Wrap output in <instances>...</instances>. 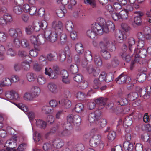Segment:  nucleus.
Instances as JSON below:
<instances>
[{
    "mask_svg": "<svg viewBox=\"0 0 151 151\" xmlns=\"http://www.w3.org/2000/svg\"><path fill=\"white\" fill-rule=\"evenodd\" d=\"M8 35L13 38L12 44L17 47L20 45L19 38H22L23 36L22 32L21 29L18 28L10 27L8 31Z\"/></svg>",
    "mask_w": 151,
    "mask_h": 151,
    "instance_id": "1",
    "label": "nucleus"
},
{
    "mask_svg": "<svg viewBox=\"0 0 151 151\" xmlns=\"http://www.w3.org/2000/svg\"><path fill=\"white\" fill-rule=\"evenodd\" d=\"M97 22L95 23L100 25L103 30V32L107 33L110 29L111 31H114L115 29L114 24L111 21H109L106 23L105 20L101 17L98 18L97 19Z\"/></svg>",
    "mask_w": 151,
    "mask_h": 151,
    "instance_id": "2",
    "label": "nucleus"
},
{
    "mask_svg": "<svg viewBox=\"0 0 151 151\" xmlns=\"http://www.w3.org/2000/svg\"><path fill=\"white\" fill-rule=\"evenodd\" d=\"M103 33V31L101 27L96 23L92 24L90 29L86 32L87 36L91 38H94L96 35H101Z\"/></svg>",
    "mask_w": 151,
    "mask_h": 151,
    "instance_id": "3",
    "label": "nucleus"
},
{
    "mask_svg": "<svg viewBox=\"0 0 151 151\" xmlns=\"http://www.w3.org/2000/svg\"><path fill=\"white\" fill-rule=\"evenodd\" d=\"M53 68L50 67H46L45 68V74L47 75L51 79H55L57 78L60 74V70L58 66L54 65Z\"/></svg>",
    "mask_w": 151,
    "mask_h": 151,
    "instance_id": "4",
    "label": "nucleus"
},
{
    "mask_svg": "<svg viewBox=\"0 0 151 151\" xmlns=\"http://www.w3.org/2000/svg\"><path fill=\"white\" fill-rule=\"evenodd\" d=\"M67 123L65 124L63 127L67 128L72 125H78L81 122L80 117L78 115L70 114L68 115L67 118Z\"/></svg>",
    "mask_w": 151,
    "mask_h": 151,
    "instance_id": "5",
    "label": "nucleus"
},
{
    "mask_svg": "<svg viewBox=\"0 0 151 151\" xmlns=\"http://www.w3.org/2000/svg\"><path fill=\"white\" fill-rule=\"evenodd\" d=\"M129 13L128 11L124 9L121 10L119 13H113L111 16L113 19L115 21L119 19L125 20L128 19Z\"/></svg>",
    "mask_w": 151,
    "mask_h": 151,
    "instance_id": "6",
    "label": "nucleus"
},
{
    "mask_svg": "<svg viewBox=\"0 0 151 151\" xmlns=\"http://www.w3.org/2000/svg\"><path fill=\"white\" fill-rule=\"evenodd\" d=\"M66 56L68 57V61L69 63H70L72 60V58L70 57V50L68 46H66L63 51H61L59 54V59L61 62L64 61L66 58Z\"/></svg>",
    "mask_w": 151,
    "mask_h": 151,
    "instance_id": "7",
    "label": "nucleus"
},
{
    "mask_svg": "<svg viewBox=\"0 0 151 151\" xmlns=\"http://www.w3.org/2000/svg\"><path fill=\"white\" fill-rule=\"evenodd\" d=\"M127 103L128 101L126 98L122 99L120 101L115 102L114 104L110 103L109 105V108L111 109L114 106L116 108L114 111L116 112L118 111V113H120L122 111L121 106L125 105Z\"/></svg>",
    "mask_w": 151,
    "mask_h": 151,
    "instance_id": "8",
    "label": "nucleus"
},
{
    "mask_svg": "<svg viewBox=\"0 0 151 151\" xmlns=\"http://www.w3.org/2000/svg\"><path fill=\"white\" fill-rule=\"evenodd\" d=\"M101 137L100 135L96 134L93 135L90 139V145L93 147H96L98 145H100L101 147L103 148L104 144L101 140Z\"/></svg>",
    "mask_w": 151,
    "mask_h": 151,
    "instance_id": "9",
    "label": "nucleus"
},
{
    "mask_svg": "<svg viewBox=\"0 0 151 151\" xmlns=\"http://www.w3.org/2000/svg\"><path fill=\"white\" fill-rule=\"evenodd\" d=\"M57 32L54 31H50L47 30L44 32L43 37L50 42L51 43L55 42L57 40Z\"/></svg>",
    "mask_w": 151,
    "mask_h": 151,
    "instance_id": "10",
    "label": "nucleus"
},
{
    "mask_svg": "<svg viewBox=\"0 0 151 151\" xmlns=\"http://www.w3.org/2000/svg\"><path fill=\"white\" fill-rule=\"evenodd\" d=\"M30 40L31 43L34 45V46H36V45L44 44L45 42V38L42 35H38L37 37L33 35L30 36Z\"/></svg>",
    "mask_w": 151,
    "mask_h": 151,
    "instance_id": "11",
    "label": "nucleus"
},
{
    "mask_svg": "<svg viewBox=\"0 0 151 151\" xmlns=\"http://www.w3.org/2000/svg\"><path fill=\"white\" fill-rule=\"evenodd\" d=\"M6 97L8 99L19 101L21 97L18 93L13 90L7 91L5 93Z\"/></svg>",
    "mask_w": 151,
    "mask_h": 151,
    "instance_id": "12",
    "label": "nucleus"
},
{
    "mask_svg": "<svg viewBox=\"0 0 151 151\" xmlns=\"http://www.w3.org/2000/svg\"><path fill=\"white\" fill-rule=\"evenodd\" d=\"M100 112L97 111L90 113L88 116V121L90 123L95 122L96 124L100 118Z\"/></svg>",
    "mask_w": 151,
    "mask_h": 151,
    "instance_id": "13",
    "label": "nucleus"
},
{
    "mask_svg": "<svg viewBox=\"0 0 151 151\" xmlns=\"http://www.w3.org/2000/svg\"><path fill=\"white\" fill-rule=\"evenodd\" d=\"M107 45H104V42H101L100 44V46L101 49V53L103 57L106 60L109 59L111 57V55L106 49L107 48Z\"/></svg>",
    "mask_w": 151,
    "mask_h": 151,
    "instance_id": "14",
    "label": "nucleus"
},
{
    "mask_svg": "<svg viewBox=\"0 0 151 151\" xmlns=\"http://www.w3.org/2000/svg\"><path fill=\"white\" fill-rule=\"evenodd\" d=\"M85 59L83 60L81 63V66L83 68H85L87 66L88 62H90L92 59V56L91 52L90 51L86 50L85 53Z\"/></svg>",
    "mask_w": 151,
    "mask_h": 151,
    "instance_id": "15",
    "label": "nucleus"
},
{
    "mask_svg": "<svg viewBox=\"0 0 151 151\" xmlns=\"http://www.w3.org/2000/svg\"><path fill=\"white\" fill-rule=\"evenodd\" d=\"M130 76L122 74L117 78L116 80L117 83L119 84L128 83L131 81Z\"/></svg>",
    "mask_w": 151,
    "mask_h": 151,
    "instance_id": "16",
    "label": "nucleus"
},
{
    "mask_svg": "<svg viewBox=\"0 0 151 151\" xmlns=\"http://www.w3.org/2000/svg\"><path fill=\"white\" fill-rule=\"evenodd\" d=\"M147 52V50L146 49L143 48L139 51L138 53H137L136 49H134L133 55L135 56V61H137V59H139V58H142L145 57Z\"/></svg>",
    "mask_w": 151,
    "mask_h": 151,
    "instance_id": "17",
    "label": "nucleus"
},
{
    "mask_svg": "<svg viewBox=\"0 0 151 151\" xmlns=\"http://www.w3.org/2000/svg\"><path fill=\"white\" fill-rule=\"evenodd\" d=\"M18 140L17 137L14 135L6 142L5 145L12 149L15 148L17 146L16 142Z\"/></svg>",
    "mask_w": 151,
    "mask_h": 151,
    "instance_id": "18",
    "label": "nucleus"
},
{
    "mask_svg": "<svg viewBox=\"0 0 151 151\" xmlns=\"http://www.w3.org/2000/svg\"><path fill=\"white\" fill-rule=\"evenodd\" d=\"M86 70L89 74H92L94 76H98L100 72L99 68L93 67L92 65L88 66L86 68Z\"/></svg>",
    "mask_w": 151,
    "mask_h": 151,
    "instance_id": "19",
    "label": "nucleus"
},
{
    "mask_svg": "<svg viewBox=\"0 0 151 151\" xmlns=\"http://www.w3.org/2000/svg\"><path fill=\"white\" fill-rule=\"evenodd\" d=\"M132 118L130 117L125 118L123 121L120 119L118 121L119 124L122 125L125 127L130 126L132 124Z\"/></svg>",
    "mask_w": 151,
    "mask_h": 151,
    "instance_id": "20",
    "label": "nucleus"
},
{
    "mask_svg": "<svg viewBox=\"0 0 151 151\" xmlns=\"http://www.w3.org/2000/svg\"><path fill=\"white\" fill-rule=\"evenodd\" d=\"M47 88L48 91L54 94H56L58 92L57 86L53 83H48L47 86Z\"/></svg>",
    "mask_w": 151,
    "mask_h": 151,
    "instance_id": "21",
    "label": "nucleus"
},
{
    "mask_svg": "<svg viewBox=\"0 0 151 151\" xmlns=\"http://www.w3.org/2000/svg\"><path fill=\"white\" fill-rule=\"evenodd\" d=\"M52 27L54 29L56 32H60L63 28V23L60 21H55L52 24Z\"/></svg>",
    "mask_w": 151,
    "mask_h": 151,
    "instance_id": "22",
    "label": "nucleus"
},
{
    "mask_svg": "<svg viewBox=\"0 0 151 151\" xmlns=\"http://www.w3.org/2000/svg\"><path fill=\"white\" fill-rule=\"evenodd\" d=\"M151 93V87L150 86H148L146 87L145 90L142 91L141 95L144 99H147L150 98Z\"/></svg>",
    "mask_w": 151,
    "mask_h": 151,
    "instance_id": "23",
    "label": "nucleus"
},
{
    "mask_svg": "<svg viewBox=\"0 0 151 151\" xmlns=\"http://www.w3.org/2000/svg\"><path fill=\"white\" fill-rule=\"evenodd\" d=\"M12 85L10 78L8 77H4L0 81V86L3 87H9Z\"/></svg>",
    "mask_w": 151,
    "mask_h": 151,
    "instance_id": "24",
    "label": "nucleus"
},
{
    "mask_svg": "<svg viewBox=\"0 0 151 151\" xmlns=\"http://www.w3.org/2000/svg\"><path fill=\"white\" fill-rule=\"evenodd\" d=\"M53 147L57 148H60L64 145V142L61 139L58 138H56L52 141Z\"/></svg>",
    "mask_w": 151,
    "mask_h": 151,
    "instance_id": "25",
    "label": "nucleus"
},
{
    "mask_svg": "<svg viewBox=\"0 0 151 151\" xmlns=\"http://www.w3.org/2000/svg\"><path fill=\"white\" fill-rule=\"evenodd\" d=\"M21 38H19L20 45L19 47H17L14 45H13V46L17 48H19L21 46L23 48H29V44L28 40L27 39L24 38L21 40Z\"/></svg>",
    "mask_w": 151,
    "mask_h": 151,
    "instance_id": "26",
    "label": "nucleus"
},
{
    "mask_svg": "<svg viewBox=\"0 0 151 151\" xmlns=\"http://www.w3.org/2000/svg\"><path fill=\"white\" fill-rule=\"evenodd\" d=\"M59 103L66 109L70 108L72 105L71 101L68 99H62L59 101Z\"/></svg>",
    "mask_w": 151,
    "mask_h": 151,
    "instance_id": "27",
    "label": "nucleus"
},
{
    "mask_svg": "<svg viewBox=\"0 0 151 151\" xmlns=\"http://www.w3.org/2000/svg\"><path fill=\"white\" fill-rule=\"evenodd\" d=\"M32 93L34 98H36L39 96L40 94V88L38 86H33L31 88Z\"/></svg>",
    "mask_w": 151,
    "mask_h": 151,
    "instance_id": "28",
    "label": "nucleus"
},
{
    "mask_svg": "<svg viewBox=\"0 0 151 151\" xmlns=\"http://www.w3.org/2000/svg\"><path fill=\"white\" fill-rule=\"evenodd\" d=\"M107 100L106 98L101 97L96 99L95 102L99 106H101L100 107V109H102L105 105Z\"/></svg>",
    "mask_w": 151,
    "mask_h": 151,
    "instance_id": "29",
    "label": "nucleus"
},
{
    "mask_svg": "<svg viewBox=\"0 0 151 151\" xmlns=\"http://www.w3.org/2000/svg\"><path fill=\"white\" fill-rule=\"evenodd\" d=\"M46 63H40L39 64L37 63H35L33 65V70L36 72H41L43 69V67L46 65Z\"/></svg>",
    "mask_w": 151,
    "mask_h": 151,
    "instance_id": "30",
    "label": "nucleus"
},
{
    "mask_svg": "<svg viewBox=\"0 0 151 151\" xmlns=\"http://www.w3.org/2000/svg\"><path fill=\"white\" fill-rule=\"evenodd\" d=\"M36 126L42 129H44L47 125L46 122L40 119H37L35 120Z\"/></svg>",
    "mask_w": 151,
    "mask_h": 151,
    "instance_id": "31",
    "label": "nucleus"
},
{
    "mask_svg": "<svg viewBox=\"0 0 151 151\" xmlns=\"http://www.w3.org/2000/svg\"><path fill=\"white\" fill-rule=\"evenodd\" d=\"M128 48L130 52H132L133 49L134 50L135 48V40L132 37L129 38L128 40Z\"/></svg>",
    "mask_w": 151,
    "mask_h": 151,
    "instance_id": "32",
    "label": "nucleus"
},
{
    "mask_svg": "<svg viewBox=\"0 0 151 151\" xmlns=\"http://www.w3.org/2000/svg\"><path fill=\"white\" fill-rule=\"evenodd\" d=\"M23 98L25 101L28 102L33 101L35 98L32 93L29 92H26L24 93L23 95Z\"/></svg>",
    "mask_w": 151,
    "mask_h": 151,
    "instance_id": "33",
    "label": "nucleus"
},
{
    "mask_svg": "<svg viewBox=\"0 0 151 151\" xmlns=\"http://www.w3.org/2000/svg\"><path fill=\"white\" fill-rule=\"evenodd\" d=\"M32 60H30L29 61L26 60L23 61L21 63V67L24 70H28L30 68V64L32 62Z\"/></svg>",
    "mask_w": 151,
    "mask_h": 151,
    "instance_id": "34",
    "label": "nucleus"
},
{
    "mask_svg": "<svg viewBox=\"0 0 151 151\" xmlns=\"http://www.w3.org/2000/svg\"><path fill=\"white\" fill-rule=\"evenodd\" d=\"M123 147L125 150L128 151H132L134 148L133 144L128 141L125 142H124Z\"/></svg>",
    "mask_w": 151,
    "mask_h": 151,
    "instance_id": "35",
    "label": "nucleus"
},
{
    "mask_svg": "<svg viewBox=\"0 0 151 151\" xmlns=\"http://www.w3.org/2000/svg\"><path fill=\"white\" fill-rule=\"evenodd\" d=\"M75 48L76 52L79 54H82L84 52L83 45L80 42H78L76 44Z\"/></svg>",
    "mask_w": 151,
    "mask_h": 151,
    "instance_id": "36",
    "label": "nucleus"
},
{
    "mask_svg": "<svg viewBox=\"0 0 151 151\" xmlns=\"http://www.w3.org/2000/svg\"><path fill=\"white\" fill-rule=\"evenodd\" d=\"M41 110L42 112L45 114H50L51 113L53 109H52L50 106L45 105L43 106Z\"/></svg>",
    "mask_w": 151,
    "mask_h": 151,
    "instance_id": "37",
    "label": "nucleus"
},
{
    "mask_svg": "<svg viewBox=\"0 0 151 151\" xmlns=\"http://www.w3.org/2000/svg\"><path fill=\"white\" fill-rule=\"evenodd\" d=\"M34 49L31 50L29 52V53L30 56L32 57H35L38 54V52L40 50V48L38 47L36 48L35 46H34Z\"/></svg>",
    "mask_w": 151,
    "mask_h": 151,
    "instance_id": "38",
    "label": "nucleus"
},
{
    "mask_svg": "<svg viewBox=\"0 0 151 151\" xmlns=\"http://www.w3.org/2000/svg\"><path fill=\"white\" fill-rule=\"evenodd\" d=\"M26 78L29 82H32L36 78V76L34 73L29 72L26 74Z\"/></svg>",
    "mask_w": 151,
    "mask_h": 151,
    "instance_id": "39",
    "label": "nucleus"
},
{
    "mask_svg": "<svg viewBox=\"0 0 151 151\" xmlns=\"http://www.w3.org/2000/svg\"><path fill=\"white\" fill-rule=\"evenodd\" d=\"M95 64L98 66H101L102 65V60L100 56L98 54L95 55L94 58Z\"/></svg>",
    "mask_w": 151,
    "mask_h": 151,
    "instance_id": "40",
    "label": "nucleus"
},
{
    "mask_svg": "<svg viewBox=\"0 0 151 151\" xmlns=\"http://www.w3.org/2000/svg\"><path fill=\"white\" fill-rule=\"evenodd\" d=\"M53 147L52 142H49L44 143L43 146V149L45 151H48Z\"/></svg>",
    "mask_w": 151,
    "mask_h": 151,
    "instance_id": "41",
    "label": "nucleus"
},
{
    "mask_svg": "<svg viewBox=\"0 0 151 151\" xmlns=\"http://www.w3.org/2000/svg\"><path fill=\"white\" fill-rule=\"evenodd\" d=\"M138 97V94L137 92L131 93L127 95V98L130 101H133L136 99Z\"/></svg>",
    "mask_w": 151,
    "mask_h": 151,
    "instance_id": "42",
    "label": "nucleus"
},
{
    "mask_svg": "<svg viewBox=\"0 0 151 151\" xmlns=\"http://www.w3.org/2000/svg\"><path fill=\"white\" fill-rule=\"evenodd\" d=\"M8 37V35L6 32L0 31V42H4L6 41Z\"/></svg>",
    "mask_w": 151,
    "mask_h": 151,
    "instance_id": "43",
    "label": "nucleus"
},
{
    "mask_svg": "<svg viewBox=\"0 0 151 151\" xmlns=\"http://www.w3.org/2000/svg\"><path fill=\"white\" fill-rule=\"evenodd\" d=\"M65 25L66 29L69 31H72L74 25L72 22L70 20L67 21L65 24Z\"/></svg>",
    "mask_w": 151,
    "mask_h": 151,
    "instance_id": "44",
    "label": "nucleus"
},
{
    "mask_svg": "<svg viewBox=\"0 0 151 151\" xmlns=\"http://www.w3.org/2000/svg\"><path fill=\"white\" fill-rule=\"evenodd\" d=\"M106 120L104 119L99 118L97 122L96 123V124L98 126V128H100L101 127H103L105 126L106 124Z\"/></svg>",
    "mask_w": 151,
    "mask_h": 151,
    "instance_id": "45",
    "label": "nucleus"
},
{
    "mask_svg": "<svg viewBox=\"0 0 151 151\" xmlns=\"http://www.w3.org/2000/svg\"><path fill=\"white\" fill-rule=\"evenodd\" d=\"M116 136L115 132L111 131L109 132L107 136L109 142H111L115 139Z\"/></svg>",
    "mask_w": 151,
    "mask_h": 151,
    "instance_id": "46",
    "label": "nucleus"
},
{
    "mask_svg": "<svg viewBox=\"0 0 151 151\" xmlns=\"http://www.w3.org/2000/svg\"><path fill=\"white\" fill-rule=\"evenodd\" d=\"M47 80L43 76L39 75L38 76L37 81L39 85H42L45 84Z\"/></svg>",
    "mask_w": 151,
    "mask_h": 151,
    "instance_id": "47",
    "label": "nucleus"
},
{
    "mask_svg": "<svg viewBox=\"0 0 151 151\" xmlns=\"http://www.w3.org/2000/svg\"><path fill=\"white\" fill-rule=\"evenodd\" d=\"M83 104L81 103H78L76 105L75 110L77 112L80 113L83 111Z\"/></svg>",
    "mask_w": 151,
    "mask_h": 151,
    "instance_id": "48",
    "label": "nucleus"
},
{
    "mask_svg": "<svg viewBox=\"0 0 151 151\" xmlns=\"http://www.w3.org/2000/svg\"><path fill=\"white\" fill-rule=\"evenodd\" d=\"M86 94L83 92L79 91L77 92L76 94V97L80 100L83 99L86 97Z\"/></svg>",
    "mask_w": 151,
    "mask_h": 151,
    "instance_id": "49",
    "label": "nucleus"
},
{
    "mask_svg": "<svg viewBox=\"0 0 151 151\" xmlns=\"http://www.w3.org/2000/svg\"><path fill=\"white\" fill-rule=\"evenodd\" d=\"M83 79V76L80 74H78L74 76L73 77L74 80L79 83H81Z\"/></svg>",
    "mask_w": 151,
    "mask_h": 151,
    "instance_id": "50",
    "label": "nucleus"
},
{
    "mask_svg": "<svg viewBox=\"0 0 151 151\" xmlns=\"http://www.w3.org/2000/svg\"><path fill=\"white\" fill-rule=\"evenodd\" d=\"M69 70L72 73H77L78 71V68L77 65L76 64H72L70 66Z\"/></svg>",
    "mask_w": 151,
    "mask_h": 151,
    "instance_id": "51",
    "label": "nucleus"
},
{
    "mask_svg": "<svg viewBox=\"0 0 151 151\" xmlns=\"http://www.w3.org/2000/svg\"><path fill=\"white\" fill-rule=\"evenodd\" d=\"M84 1L85 4L89 5L93 8L96 6V3L95 0H84Z\"/></svg>",
    "mask_w": 151,
    "mask_h": 151,
    "instance_id": "52",
    "label": "nucleus"
},
{
    "mask_svg": "<svg viewBox=\"0 0 151 151\" xmlns=\"http://www.w3.org/2000/svg\"><path fill=\"white\" fill-rule=\"evenodd\" d=\"M14 12L17 14L19 15L22 12V8L19 6H14L13 8Z\"/></svg>",
    "mask_w": 151,
    "mask_h": 151,
    "instance_id": "53",
    "label": "nucleus"
},
{
    "mask_svg": "<svg viewBox=\"0 0 151 151\" xmlns=\"http://www.w3.org/2000/svg\"><path fill=\"white\" fill-rule=\"evenodd\" d=\"M60 43L62 45H64L67 43V36L66 34H63L60 36Z\"/></svg>",
    "mask_w": 151,
    "mask_h": 151,
    "instance_id": "54",
    "label": "nucleus"
},
{
    "mask_svg": "<svg viewBox=\"0 0 151 151\" xmlns=\"http://www.w3.org/2000/svg\"><path fill=\"white\" fill-rule=\"evenodd\" d=\"M26 34L27 35H31L33 32L32 26L31 25H29L27 26L25 28Z\"/></svg>",
    "mask_w": 151,
    "mask_h": 151,
    "instance_id": "55",
    "label": "nucleus"
},
{
    "mask_svg": "<svg viewBox=\"0 0 151 151\" xmlns=\"http://www.w3.org/2000/svg\"><path fill=\"white\" fill-rule=\"evenodd\" d=\"M6 53L7 55L11 57L14 56L16 55V53L13 48L6 49Z\"/></svg>",
    "mask_w": 151,
    "mask_h": 151,
    "instance_id": "56",
    "label": "nucleus"
},
{
    "mask_svg": "<svg viewBox=\"0 0 151 151\" xmlns=\"http://www.w3.org/2000/svg\"><path fill=\"white\" fill-rule=\"evenodd\" d=\"M56 53L53 52L48 54L47 56V58L49 60L52 61L56 59Z\"/></svg>",
    "mask_w": 151,
    "mask_h": 151,
    "instance_id": "57",
    "label": "nucleus"
},
{
    "mask_svg": "<svg viewBox=\"0 0 151 151\" xmlns=\"http://www.w3.org/2000/svg\"><path fill=\"white\" fill-rule=\"evenodd\" d=\"M121 56L123 59L127 62L131 60L130 56L127 52H123Z\"/></svg>",
    "mask_w": 151,
    "mask_h": 151,
    "instance_id": "58",
    "label": "nucleus"
},
{
    "mask_svg": "<svg viewBox=\"0 0 151 151\" xmlns=\"http://www.w3.org/2000/svg\"><path fill=\"white\" fill-rule=\"evenodd\" d=\"M4 19L6 22V24L7 23L11 22L12 21V18L11 16L8 14H5L3 16Z\"/></svg>",
    "mask_w": 151,
    "mask_h": 151,
    "instance_id": "59",
    "label": "nucleus"
},
{
    "mask_svg": "<svg viewBox=\"0 0 151 151\" xmlns=\"http://www.w3.org/2000/svg\"><path fill=\"white\" fill-rule=\"evenodd\" d=\"M55 121V118L52 115H49L47 117V123L48 124H53Z\"/></svg>",
    "mask_w": 151,
    "mask_h": 151,
    "instance_id": "60",
    "label": "nucleus"
},
{
    "mask_svg": "<svg viewBox=\"0 0 151 151\" xmlns=\"http://www.w3.org/2000/svg\"><path fill=\"white\" fill-rule=\"evenodd\" d=\"M10 79L12 83H17L19 81V77L17 75H12L10 78Z\"/></svg>",
    "mask_w": 151,
    "mask_h": 151,
    "instance_id": "61",
    "label": "nucleus"
},
{
    "mask_svg": "<svg viewBox=\"0 0 151 151\" xmlns=\"http://www.w3.org/2000/svg\"><path fill=\"white\" fill-rule=\"evenodd\" d=\"M80 85L79 86L80 89H84L88 87V83L86 81H84L83 82H81L80 83Z\"/></svg>",
    "mask_w": 151,
    "mask_h": 151,
    "instance_id": "62",
    "label": "nucleus"
},
{
    "mask_svg": "<svg viewBox=\"0 0 151 151\" xmlns=\"http://www.w3.org/2000/svg\"><path fill=\"white\" fill-rule=\"evenodd\" d=\"M22 21L24 22L28 23L29 22V15L26 14H22L21 17Z\"/></svg>",
    "mask_w": 151,
    "mask_h": 151,
    "instance_id": "63",
    "label": "nucleus"
},
{
    "mask_svg": "<svg viewBox=\"0 0 151 151\" xmlns=\"http://www.w3.org/2000/svg\"><path fill=\"white\" fill-rule=\"evenodd\" d=\"M143 120L145 122H149L150 123H151V115L150 116L148 114H145L143 116Z\"/></svg>",
    "mask_w": 151,
    "mask_h": 151,
    "instance_id": "64",
    "label": "nucleus"
}]
</instances>
